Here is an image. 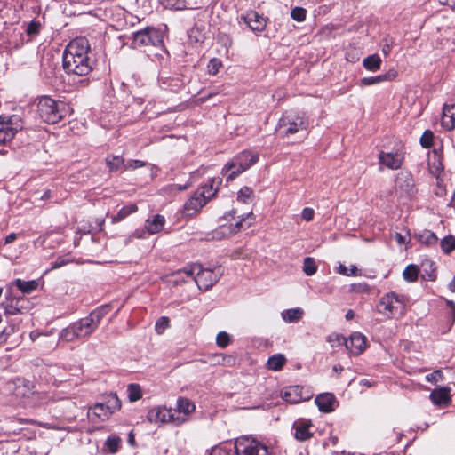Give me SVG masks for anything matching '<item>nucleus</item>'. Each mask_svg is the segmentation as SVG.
<instances>
[{"mask_svg":"<svg viewBox=\"0 0 455 455\" xmlns=\"http://www.w3.org/2000/svg\"><path fill=\"white\" fill-rule=\"evenodd\" d=\"M63 68L68 74L89 75L95 65L91 57L90 44L85 37L72 40L63 52Z\"/></svg>","mask_w":455,"mask_h":455,"instance_id":"1","label":"nucleus"},{"mask_svg":"<svg viewBox=\"0 0 455 455\" xmlns=\"http://www.w3.org/2000/svg\"><path fill=\"white\" fill-rule=\"evenodd\" d=\"M177 274H185L192 277L198 288L203 291L211 289L220 278L222 272L220 267L204 268L201 264H191L179 270Z\"/></svg>","mask_w":455,"mask_h":455,"instance_id":"2","label":"nucleus"},{"mask_svg":"<svg viewBox=\"0 0 455 455\" xmlns=\"http://www.w3.org/2000/svg\"><path fill=\"white\" fill-rule=\"evenodd\" d=\"M37 112L40 118L47 124H57L67 113V105L64 101L55 100L49 96L39 98Z\"/></svg>","mask_w":455,"mask_h":455,"instance_id":"3","label":"nucleus"},{"mask_svg":"<svg viewBox=\"0 0 455 455\" xmlns=\"http://www.w3.org/2000/svg\"><path fill=\"white\" fill-rule=\"evenodd\" d=\"M407 301L404 295L390 291L380 298L377 310L387 318L402 317L405 315Z\"/></svg>","mask_w":455,"mask_h":455,"instance_id":"4","label":"nucleus"},{"mask_svg":"<svg viewBox=\"0 0 455 455\" xmlns=\"http://www.w3.org/2000/svg\"><path fill=\"white\" fill-rule=\"evenodd\" d=\"M259 160V155L250 150H244L228 162L222 168V174L227 175V180H233L237 175L249 169Z\"/></svg>","mask_w":455,"mask_h":455,"instance_id":"5","label":"nucleus"},{"mask_svg":"<svg viewBox=\"0 0 455 455\" xmlns=\"http://www.w3.org/2000/svg\"><path fill=\"white\" fill-rule=\"evenodd\" d=\"M108 312V306H101L92 311L86 317L75 322L74 323L80 339L88 337L92 334L98 328L103 317Z\"/></svg>","mask_w":455,"mask_h":455,"instance_id":"6","label":"nucleus"},{"mask_svg":"<svg viewBox=\"0 0 455 455\" xmlns=\"http://www.w3.org/2000/svg\"><path fill=\"white\" fill-rule=\"evenodd\" d=\"M164 36L160 29L147 27L132 33L131 48L140 49L148 46H160L163 44Z\"/></svg>","mask_w":455,"mask_h":455,"instance_id":"7","label":"nucleus"},{"mask_svg":"<svg viewBox=\"0 0 455 455\" xmlns=\"http://www.w3.org/2000/svg\"><path fill=\"white\" fill-rule=\"evenodd\" d=\"M235 449L238 455H271L268 446L249 436L237 438Z\"/></svg>","mask_w":455,"mask_h":455,"instance_id":"8","label":"nucleus"},{"mask_svg":"<svg viewBox=\"0 0 455 455\" xmlns=\"http://www.w3.org/2000/svg\"><path fill=\"white\" fill-rule=\"evenodd\" d=\"M307 120L299 115H286L280 118L278 123V130L283 137H289L299 131L307 129Z\"/></svg>","mask_w":455,"mask_h":455,"instance_id":"9","label":"nucleus"},{"mask_svg":"<svg viewBox=\"0 0 455 455\" xmlns=\"http://www.w3.org/2000/svg\"><path fill=\"white\" fill-rule=\"evenodd\" d=\"M23 123L20 116H0V145L11 141L18 131L21 130Z\"/></svg>","mask_w":455,"mask_h":455,"instance_id":"10","label":"nucleus"},{"mask_svg":"<svg viewBox=\"0 0 455 455\" xmlns=\"http://www.w3.org/2000/svg\"><path fill=\"white\" fill-rule=\"evenodd\" d=\"M147 419L151 423H167L171 422L177 426L186 421L185 417L174 416V412L166 407H156L151 409L147 415Z\"/></svg>","mask_w":455,"mask_h":455,"instance_id":"11","label":"nucleus"},{"mask_svg":"<svg viewBox=\"0 0 455 455\" xmlns=\"http://www.w3.org/2000/svg\"><path fill=\"white\" fill-rule=\"evenodd\" d=\"M313 394L307 388L301 386H291L281 391V397L291 404L299 403L311 399Z\"/></svg>","mask_w":455,"mask_h":455,"instance_id":"12","label":"nucleus"},{"mask_svg":"<svg viewBox=\"0 0 455 455\" xmlns=\"http://www.w3.org/2000/svg\"><path fill=\"white\" fill-rule=\"evenodd\" d=\"M395 188L396 192L400 195V196L408 198L412 197L417 192L414 179L411 174L407 172H400L397 174L395 180Z\"/></svg>","mask_w":455,"mask_h":455,"instance_id":"13","label":"nucleus"},{"mask_svg":"<svg viewBox=\"0 0 455 455\" xmlns=\"http://www.w3.org/2000/svg\"><path fill=\"white\" fill-rule=\"evenodd\" d=\"M235 211L232 210L226 212L223 216V220L227 222L219 227L217 229V234H222L223 236H229L231 235H235L241 230L243 222L244 220L243 218L235 220Z\"/></svg>","mask_w":455,"mask_h":455,"instance_id":"14","label":"nucleus"},{"mask_svg":"<svg viewBox=\"0 0 455 455\" xmlns=\"http://www.w3.org/2000/svg\"><path fill=\"white\" fill-rule=\"evenodd\" d=\"M241 20L255 33L265 30L268 20L267 18L255 11H249L245 14H243Z\"/></svg>","mask_w":455,"mask_h":455,"instance_id":"15","label":"nucleus"},{"mask_svg":"<svg viewBox=\"0 0 455 455\" xmlns=\"http://www.w3.org/2000/svg\"><path fill=\"white\" fill-rule=\"evenodd\" d=\"M404 160L403 154L400 150L395 152L380 151L379 154V162L380 164L391 170L399 169Z\"/></svg>","mask_w":455,"mask_h":455,"instance_id":"16","label":"nucleus"},{"mask_svg":"<svg viewBox=\"0 0 455 455\" xmlns=\"http://www.w3.org/2000/svg\"><path fill=\"white\" fill-rule=\"evenodd\" d=\"M345 346L352 355H358L366 347V338L360 332H354L349 339H346Z\"/></svg>","mask_w":455,"mask_h":455,"instance_id":"17","label":"nucleus"},{"mask_svg":"<svg viewBox=\"0 0 455 455\" xmlns=\"http://www.w3.org/2000/svg\"><path fill=\"white\" fill-rule=\"evenodd\" d=\"M311 427V420L306 419H297L292 426L294 430V437L299 442H304L310 439L313 436V433L310 430Z\"/></svg>","mask_w":455,"mask_h":455,"instance_id":"18","label":"nucleus"},{"mask_svg":"<svg viewBox=\"0 0 455 455\" xmlns=\"http://www.w3.org/2000/svg\"><path fill=\"white\" fill-rule=\"evenodd\" d=\"M208 201L204 198V194L196 190L191 197L185 203L184 211L187 215H193L202 209Z\"/></svg>","mask_w":455,"mask_h":455,"instance_id":"19","label":"nucleus"},{"mask_svg":"<svg viewBox=\"0 0 455 455\" xmlns=\"http://www.w3.org/2000/svg\"><path fill=\"white\" fill-rule=\"evenodd\" d=\"M441 124L447 131L455 128V103L443 106Z\"/></svg>","mask_w":455,"mask_h":455,"instance_id":"20","label":"nucleus"},{"mask_svg":"<svg viewBox=\"0 0 455 455\" xmlns=\"http://www.w3.org/2000/svg\"><path fill=\"white\" fill-rule=\"evenodd\" d=\"M221 182L222 179L220 177L212 178L197 190L201 194H204V198L209 201L216 195L220 186L221 185Z\"/></svg>","mask_w":455,"mask_h":455,"instance_id":"21","label":"nucleus"},{"mask_svg":"<svg viewBox=\"0 0 455 455\" xmlns=\"http://www.w3.org/2000/svg\"><path fill=\"white\" fill-rule=\"evenodd\" d=\"M335 396L331 393L320 394L316 396L315 403L323 412H331L334 410Z\"/></svg>","mask_w":455,"mask_h":455,"instance_id":"22","label":"nucleus"},{"mask_svg":"<svg viewBox=\"0 0 455 455\" xmlns=\"http://www.w3.org/2000/svg\"><path fill=\"white\" fill-rule=\"evenodd\" d=\"M397 76V72L394 69H390L388 72L376 76L363 77L361 79V84L364 86H370L376 84L382 83L384 81L394 80Z\"/></svg>","mask_w":455,"mask_h":455,"instance_id":"23","label":"nucleus"},{"mask_svg":"<svg viewBox=\"0 0 455 455\" xmlns=\"http://www.w3.org/2000/svg\"><path fill=\"white\" fill-rule=\"evenodd\" d=\"M110 416L111 414L109 411L103 403L94 404L92 407L89 409L88 411V417L92 420H95V419H98L100 421H104L108 419Z\"/></svg>","mask_w":455,"mask_h":455,"instance_id":"24","label":"nucleus"},{"mask_svg":"<svg viewBox=\"0 0 455 455\" xmlns=\"http://www.w3.org/2000/svg\"><path fill=\"white\" fill-rule=\"evenodd\" d=\"M165 223V219L164 216L156 214L153 217V219H148L145 222V229L148 234L154 235L160 232Z\"/></svg>","mask_w":455,"mask_h":455,"instance_id":"25","label":"nucleus"},{"mask_svg":"<svg viewBox=\"0 0 455 455\" xmlns=\"http://www.w3.org/2000/svg\"><path fill=\"white\" fill-rule=\"evenodd\" d=\"M12 284L15 285L23 294H30L37 290L39 286V280L24 281L18 278L12 282Z\"/></svg>","mask_w":455,"mask_h":455,"instance_id":"26","label":"nucleus"},{"mask_svg":"<svg viewBox=\"0 0 455 455\" xmlns=\"http://www.w3.org/2000/svg\"><path fill=\"white\" fill-rule=\"evenodd\" d=\"M430 399L435 405H446L450 402L449 390L444 387L435 389L430 394Z\"/></svg>","mask_w":455,"mask_h":455,"instance_id":"27","label":"nucleus"},{"mask_svg":"<svg viewBox=\"0 0 455 455\" xmlns=\"http://www.w3.org/2000/svg\"><path fill=\"white\" fill-rule=\"evenodd\" d=\"M105 163L109 172L124 171L125 162L121 156H108L105 159Z\"/></svg>","mask_w":455,"mask_h":455,"instance_id":"28","label":"nucleus"},{"mask_svg":"<svg viewBox=\"0 0 455 455\" xmlns=\"http://www.w3.org/2000/svg\"><path fill=\"white\" fill-rule=\"evenodd\" d=\"M304 315V310L300 307L285 309L281 312V317L285 323H297Z\"/></svg>","mask_w":455,"mask_h":455,"instance_id":"29","label":"nucleus"},{"mask_svg":"<svg viewBox=\"0 0 455 455\" xmlns=\"http://www.w3.org/2000/svg\"><path fill=\"white\" fill-rule=\"evenodd\" d=\"M122 439L117 435L114 434L109 435L103 444V451L105 452L115 454L121 446Z\"/></svg>","mask_w":455,"mask_h":455,"instance_id":"30","label":"nucleus"},{"mask_svg":"<svg viewBox=\"0 0 455 455\" xmlns=\"http://www.w3.org/2000/svg\"><path fill=\"white\" fill-rule=\"evenodd\" d=\"M80 339L75 323H71L68 327L64 328L59 335V339L64 342H72L76 339Z\"/></svg>","mask_w":455,"mask_h":455,"instance_id":"31","label":"nucleus"},{"mask_svg":"<svg viewBox=\"0 0 455 455\" xmlns=\"http://www.w3.org/2000/svg\"><path fill=\"white\" fill-rule=\"evenodd\" d=\"M209 455H238L235 449V443H228L222 445L212 447Z\"/></svg>","mask_w":455,"mask_h":455,"instance_id":"32","label":"nucleus"},{"mask_svg":"<svg viewBox=\"0 0 455 455\" xmlns=\"http://www.w3.org/2000/svg\"><path fill=\"white\" fill-rule=\"evenodd\" d=\"M196 409V405L193 402L186 397H180L177 400V411L183 413L184 416H188L192 413Z\"/></svg>","mask_w":455,"mask_h":455,"instance_id":"33","label":"nucleus"},{"mask_svg":"<svg viewBox=\"0 0 455 455\" xmlns=\"http://www.w3.org/2000/svg\"><path fill=\"white\" fill-rule=\"evenodd\" d=\"M381 62V58L378 54H372L363 60V65L367 70L375 72L380 69Z\"/></svg>","mask_w":455,"mask_h":455,"instance_id":"34","label":"nucleus"},{"mask_svg":"<svg viewBox=\"0 0 455 455\" xmlns=\"http://www.w3.org/2000/svg\"><path fill=\"white\" fill-rule=\"evenodd\" d=\"M417 238L419 243L427 246L436 245L438 242L437 235L430 230H424L423 232L417 235Z\"/></svg>","mask_w":455,"mask_h":455,"instance_id":"35","label":"nucleus"},{"mask_svg":"<svg viewBox=\"0 0 455 455\" xmlns=\"http://www.w3.org/2000/svg\"><path fill=\"white\" fill-rule=\"evenodd\" d=\"M137 210L138 207L135 204H130L128 205H125L122 207L115 216L112 217V222H119L127 216H129L130 214L137 212Z\"/></svg>","mask_w":455,"mask_h":455,"instance_id":"36","label":"nucleus"},{"mask_svg":"<svg viewBox=\"0 0 455 455\" xmlns=\"http://www.w3.org/2000/svg\"><path fill=\"white\" fill-rule=\"evenodd\" d=\"M285 362L286 359L282 354L274 355L267 360V368L272 371H280L283 367Z\"/></svg>","mask_w":455,"mask_h":455,"instance_id":"37","label":"nucleus"},{"mask_svg":"<svg viewBox=\"0 0 455 455\" xmlns=\"http://www.w3.org/2000/svg\"><path fill=\"white\" fill-rule=\"evenodd\" d=\"M20 300L18 299H6L3 303L2 307L4 309L5 314L14 315L20 313L19 307Z\"/></svg>","mask_w":455,"mask_h":455,"instance_id":"38","label":"nucleus"},{"mask_svg":"<svg viewBox=\"0 0 455 455\" xmlns=\"http://www.w3.org/2000/svg\"><path fill=\"white\" fill-rule=\"evenodd\" d=\"M214 362L218 364L232 367L236 363V358L234 355L227 354H216L212 355Z\"/></svg>","mask_w":455,"mask_h":455,"instance_id":"39","label":"nucleus"},{"mask_svg":"<svg viewBox=\"0 0 455 455\" xmlns=\"http://www.w3.org/2000/svg\"><path fill=\"white\" fill-rule=\"evenodd\" d=\"M440 246L444 254H450L455 251V236L449 235L444 236L441 242Z\"/></svg>","mask_w":455,"mask_h":455,"instance_id":"40","label":"nucleus"},{"mask_svg":"<svg viewBox=\"0 0 455 455\" xmlns=\"http://www.w3.org/2000/svg\"><path fill=\"white\" fill-rule=\"evenodd\" d=\"M419 267L416 265L411 264L405 267L403 276L405 281L412 283L417 281L419 276Z\"/></svg>","mask_w":455,"mask_h":455,"instance_id":"41","label":"nucleus"},{"mask_svg":"<svg viewBox=\"0 0 455 455\" xmlns=\"http://www.w3.org/2000/svg\"><path fill=\"white\" fill-rule=\"evenodd\" d=\"M128 398L131 402H136L142 397V392L139 384H129L127 387Z\"/></svg>","mask_w":455,"mask_h":455,"instance_id":"42","label":"nucleus"},{"mask_svg":"<svg viewBox=\"0 0 455 455\" xmlns=\"http://www.w3.org/2000/svg\"><path fill=\"white\" fill-rule=\"evenodd\" d=\"M317 270V266L313 258L307 257L303 262V271L307 275H313Z\"/></svg>","mask_w":455,"mask_h":455,"instance_id":"43","label":"nucleus"},{"mask_svg":"<svg viewBox=\"0 0 455 455\" xmlns=\"http://www.w3.org/2000/svg\"><path fill=\"white\" fill-rule=\"evenodd\" d=\"M105 406L109 411L112 415L115 411H118L121 408V402L116 395H111L108 398L105 403Z\"/></svg>","mask_w":455,"mask_h":455,"instance_id":"44","label":"nucleus"},{"mask_svg":"<svg viewBox=\"0 0 455 455\" xmlns=\"http://www.w3.org/2000/svg\"><path fill=\"white\" fill-rule=\"evenodd\" d=\"M165 7L173 10H184L188 8V4L186 0H164Z\"/></svg>","mask_w":455,"mask_h":455,"instance_id":"45","label":"nucleus"},{"mask_svg":"<svg viewBox=\"0 0 455 455\" xmlns=\"http://www.w3.org/2000/svg\"><path fill=\"white\" fill-rule=\"evenodd\" d=\"M291 17L298 22H302L306 20L307 10L303 7H294L291 12Z\"/></svg>","mask_w":455,"mask_h":455,"instance_id":"46","label":"nucleus"},{"mask_svg":"<svg viewBox=\"0 0 455 455\" xmlns=\"http://www.w3.org/2000/svg\"><path fill=\"white\" fill-rule=\"evenodd\" d=\"M252 196V189L249 187H243L238 192L237 200L246 204L251 199Z\"/></svg>","mask_w":455,"mask_h":455,"instance_id":"47","label":"nucleus"},{"mask_svg":"<svg viewBox=\"0 0 455 455\" xmlns=\"http://www.w3.org/2000/svg\"><path fill=\"white\" fill-rule=\"evenodd\" d=\"M230 343V336L226 331H220L216 336V344L221 348H225Z\"/></svg>","mask_w":455,"mask_h":455,"instance_id":"48","label":"nucleus"},{"mask_svg":"<svg viewBox=\"0 0 455 455\" xmlns=\"http://www.w3.org/2000/svg\"><path fill=\"white\" fill-rule=\"evenodd\" d=\"M434 134L431 131L426 130L420 138V145L425 148H429L433 145Z\"/></svg>","mask_w":455,"mask_h":455,"instance_id":"49","label":"nucleus"},{"mask_svg":"<svg viewBox=\"0 0 455 455\" xmlns=\"http://www.w3.org/2000/svg\"><path fill=\"white\" fill-rule=\"evenodd\" d=\"M221 67H222L221 60H220L217 58H212L210 60V61L207 65L208 73L211 75H216Z\"/></svg>","mask_w":455,"mask_h":455,"instance_id":"50","label":"nucleus"},{"mask_svg":"<svg viewBox=\"0 0 455 455\" xmlns=\"http://www.w3.org/2000/svg\"><path fill=\"white\" fill-rule=\"evenodd\" d=\"M41 29V24L38 21L32 20L28 24L26 33L29 36H37Z\"/></svg>","mask_w":455,"mask_h":455,"instance_id":"51","label":"nucleus"},{"mask_svg":"<svg viewBox=\"0 0 455 455\" xmlns=\"http://www.w3.org/2000/svg\"><path fill=\"white\" fill-rule=\"evenodd\" d=\"M13 335H15V330L13 327L4 329L0 333V343L8 344L9 339H11Z\"/></svg>","mask_w":455,"mask_h":455,"instance_id":"52","label":"nucleus"},{"mask_svg":"<svg viewBox=\"0 0 455 455\" xmlns=\"http://www.w3.org/2000/svg\"><path fill=\"white\" fill-rule=\"evenodd\" d=\"M147 165L146 162L141 160L132 159L125 163L124 171L126 170H135L140 167H144Z\"/></svg>","mask_w":455,"mask_h":455,"instance_id":"53","label":"nucleus"},{"mask_svg":"<svg viewBox=\"0 0 455 455\" xmlns=\"http://www.w3.org/2000/svg\"><path fill=\"white\" fill-rule=\"evenodd\" d=\"M346 339L342 335L331 334L327 338V341L331 344L332 347L345 344Z\"/></svg>","mask_w":455,"mask_h":455,"instance_id":"54","label":"nucleus"},{"mask_svg":"<svg viewBox=\"0 0 455 455\" xmlns=\"http://www.w3.org/2000/svg\"><path fill=\"white\" fill-rule=\"evenodd\" d=\"M169 326V319L165 316L160 317L156 323V331L162 333Z\"/></svg>","mask_w":455,"mask_h":455,"instance_id":"55","label":"nucleus"},{"mask_svg":"<svg viewBox=\"0 0 455 455\" xmlns=\"http://www.w3.org/2000/svg\"><path fill=\"white\" fill-rule=\"evenodd\" d=\"M69 262H71V259L69 258H67L64 256L58 257L55 259V261L52 263V268L55 269V268L61 267L68 264Z\"/></svg>","mask_w":455,"mask_h":455,"instance_id":"56","label":"nucleus"},{"mask_svg":"<svg viewBox=\"0 0 455 455\" xmlns=\"http://www.w3.org/2000/svg\"><path fill=\"white\" fill-rule=\"evenodd\" d=\"M443 378V373L441 371H435L430 374H427L426 376V379L427 381L432 383H437L439 380H441Z\"/></svg>","mask_w":455,"mask_h":455,"instance_id":"57","label":"nucleus"},{"mask_svg":"<svg viewBox=\"0 0 455 455\" xmlns=\"http://www.w3.org/2000/svg\"><path fill=\"white\" fill-rule=\"evenodd\" d=\"M315 211L310 207H306L302 210L301 218L306 221H311L314 219Z\"/></svg>","mask_w":455,"mask_h":455,"instance_id":"58","label":"nucleus"},{"mask_svg":"<svg viewBox=\"0 0 455 455\" xmlns=\"http://www.w3.org/2000/svg\"><path fill=\"white\" fill-rule=\"evenodd\" d=\"M143 237H144V231L143 230H136L129 236L128 240L131 241L132 238L140 239Z\"/></svg>","mask_w":455,"mask_h":455,"instance_id":"59","label":"nucleus"},{"mask_svg":"<svg viewBox=\"0 0 455 455\" xmlns=\"http://www.w3.org/2000/svg\"><path fill=\"white\" fill-rule=\"evenodd\" d=\"M18 235L16 233H11L9 234L5 239H4V243L5 244H9V243H12V242H14L17 238Z\"/></svg>","mask_w":455,"mask_h":455,"instance_id":"60","label":"nucleus"},{"mask_svg":"<svg viewBox=\"0 0 455 455\" xmlns=\"http://www.w3.org/2000/svg\"><path fill=\"white\" fill-rule=\"evenodd\" d=\"M338 272L343 275H350V274L348 273V268L343 264H339Z\"/></svg>","mask_w":455,"mask_h":455,"instance_id":"61","label":"nucleus"},{"mask_svg":"<svg viewBox=\"0 0 455 455\" xmlns=\"http://www.w3.org/2000/svg\"><path fill=\"white\" fill-rule=\"evenodd\" d=\"M442 4L447 5L451 7L452 10H455V0H439Z\"/></svg>","mask_w":455,"mask_h":455,"instance_id":"62","label":"nucleus"},{"mask_svg":"<svg viewBox=\"0 0 455 455\" xmlns=\"http://www.w3.org/2000/svg\"><path fill=\"white\" fill-rule=\"evenodd\" d=\"M395 238L396 240V242L399 243V244H403L405 243V238L404 236H403L401 234L399 233H395Z\"/></svg>","mask_w":455,"mask_h":455,"instance_id":"63","label":"nucleus"},{"mask_svg":"<svg viewBox=\"0 0 455 455\" xmlns=\"http://www.w3.org/2000/svg\"><path fill=\"white\" fill-rule=\"evenodd\" d=\"M449 289L454 292L455 291V276L452 278V280L449 283Z\"/></svg>","mask_w":455,"mask_h":455,"instance_id":"64","label":"nucleus"}]
</instances>
